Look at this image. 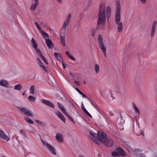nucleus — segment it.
Wrapping results in <instances>:
<instances>
[{
    "label": "nucleus",
    "instance_id": "c9c22d12",
    "mask_svg": "<svg viewBox=\"0 0 157 157\" xmlns=\"http://www.w3.org/2000/svg\"><path fill=\"white\" fill-rule=\"evenodd\" d=\"M81 108L84 113L86 112V111H87L86 110V109L85 108L83 103L82 102V103Z\"/></svg>",
    "mask_w": 157,
    "mask_h": 157
},
{
    "label": "nucleus",
    "instance_id": "bb28decb",
    "mask_svg": "<svg viewBox=\"0 0 157 157\" xmlns=\"http://www.w3.org/2000/svg\"><path fill=\"white\" fill-rule=\"evenodd\" d=\"M65 53L66 55L68 56V57L70 59L74 61L75 60V58L73 56H72L68 51H66L65 52Z\"/></svg>",
    "mask_w": 157,
    "mask_h": 157
},
{
    "label": "nucleus",
    "instance_id": "e433bc0d",
    "mask_svg": "<svg viewBox=\"0 0 157 157\" xmlns=\"http://www.w3.org/2000/svg\"><path fill=\"white\" fill-rule=\"evenodd\" d=\"M36 52L38 53V54L41 57L42 59V58L44 57L42 54L40 50L38 51V52Z\"/></svg>",
    "mask_w": 157,
    "mask_h": 157
},
{
    "label": "nucleus",
    "instance_id": "5701e85b",
    "mask_svg": "<svg viewBox=\"0 0 157 157\" xmlns=\"http://www.w3.org/2000/svg\"><path fill=\"white\" fill-rule=\"evenodd\" d=\"M40 33L43 37L45 39V40L46 39H48L49 36L48 34L42 30Z\"/></svg>",
    "mask_w": 157,
    "mask_h": 157
},
{
    "label": "nucleus",
    "instance_id": "6e6d98bb",
    "mask_svg": "<svg viewBox=\"0 0 157 157\" xmlns=\"http://www.w3.org/2000/svg\"><path fill=\"white\" fill-rule=\"evenodd\" d=\"M87 99L90 101V102L91 103V104H92V105H94L92 103L91 100L90 99H89L88 98H87Z\"/></svg>",
    "mask_w": 157,
    "mask_h": 157
},
{
    "label": "nucleus",
    "instance_id": "423d86ee",
    "mask_svg": "<svg viewBox=\"0 0 157 157\" xmlns=\"http://www.w3.org/2000/svg\"><path fill=\"white\" fill-rule=\"evenodd\" d=\"M71 18V15L69 14L66 20L63 23V26L60 30L61 31L66 32V28L67 25H68L70 22Z\"/></svg>",
    "mask_w": 157,
    "mask_h": 157
},
{
    "label": "nucleus",
    "instance_id": "72a5a7b5",
    "mask_svg": "<svg viewBox=\"0 0 157 157\" xmlns=\"http://www.w3.org/2000/svg\"><path fill=\"white\" fill-rule=\"evenodd\" d=\"M29 100L32 101H34L36 100V98L33 97V96L30 95L28 97Z\"/></svg>",
    "mask_w": 157,
    "mask_h": 157
},
{
    "label": "nucleus",
    "instance_id": "b1692460",
    "mask_svg": "<svg viewBox=\"0 0 157 157\" xmlns=\"http://www.w3.org/2000/svg\"><path fill=\"white\" fill-rule=\"evenodd\" d=\"M22 87V85L20 84H18L17 85H16L14 87V89L15 90H21Z\"/></svg>",
    "mask_w": 157,
    "mask_h": 157
},
{
    "label": "nucleus",
    "instance_id": "4c0bfd02",
    "mask_svg": "<svg viewBox=\"0 0 157 157\" xmlns=\"http://www.w3.org/2000/svg\"><path fill=\"white\" fill-rule=\"evenodd\" d=\"M36 52L38 53V54L41 57L42 59V58L44 57L42 54L40 50L38 51V52Z\"/></svg>",
    "mask_w": 157,
    "mask_h": 157
},
{
    "label": "nucleus",
    "instance_id": "09e8293b",
    "mask_svg": "<svg viewBox=\"0 0 157 157\" xmlns=\"http://www.w3.org/2000/svg\"><path fill=\"white\" fill-rule=\"evenodd\" d=\"M140 134L142 136H144V134L143 131H140Z\"/></svg>",
    "mask_w": 157,
    "mask_h": 157
},
{
    "label": "nucleus",
    "instance_id": "f8f14e48",
    "mask_svg": "<svg viewBox=\"0 0 157 157\" xmlns=\"http://www.w3.org/2000/svg\"><path fill=\"white\" fill-rule=\"evenodd\" d=\"M0 85L2 86L9 88H12L9 85L8 82L6 80L2 79L0 81Z\"/></svg>",
    "mask_w": 157,
    "mask_h": 157
},
{
    "label": "nucleus",
    "instance_id": "a19ab883",
    "mask_svg": "<svg viewBox=\"0 0 157 157\" xmlns=\"http://www.w3.org/2000/svg\"><path fill=\"white\" fill-rule=\"evenodd\" d=\"M42 59L47 64H48V63L47 62V59L44 57Z\"/></svg>",
    "mask_w": 157,
    "mask_h": 157
},
{
    "label": "nucleus",
    "instance_id": "c03bdc74",
    "mask_svg": "<svg viewBox=\"0 0 157 157\" xmlns=\"http://www.w3.org/2000/svg\"><path fill=\"white\" fill-rule=\"evenodd\" d=\"M80 94H81L83 98H85L86 97V96L82 92H81Z\"/></svg>",
    "mask_w": 157,
    "mask_h": 157
},
{
    "label": "nucleus",
    "instance_id": "4468645a",
    "mask_svg": "<svg viewBox=\"0 0 157 157\" xmlns=\"http://www.w3.org/2000/svg\"><path fill=\"white\" fill-rule=\"evenodd\" d=\"M0 139H2L7 141L10 140V138L1 130H0Z\"/></svg>",
    "mask_w": 157,
    "mask_h": 157
},
{
    "label": "nucleus",
    "instance_id": "ddd939ff",
    "mask_svg": "<svg viewBox=\"0 0 157 157\" xmlns=\"http://www.w3.org/2000/svg\"><path fill=\"white\" fill-rule=\"evenodd\" d=\"M55 113L57 117L61 119L63 122L65 123L66 122L65 119L63 115L57 110L56 111Z\"/></svg>",
    "mask_w": 157,
    "mask_h": 157
},
{
    "label": "nucleus",
    "instance_id": "49530a36",
    "mask_svg": "<svg viewBox=\"0 0 157 157\" xmlns=\"http://www.w3.org/2000/svg\"><path fill=\"white\" fill-rule=\"evenodd\" d=\"M74 82L76 84L78 85L79 86L80 85V82H77L76 81H74Z\"/></svg>",
    "mask_w": 157,
    "mask_h": 157
},
{
    "label": "nucleus",
    "instance_id": "3c124183",
    "mask_svg": "<svg viewBox=\"0 0 157 157\" xmlns=\"http://www.w3.org/2000/svg\"><path fill=\"white\" fill-rule=\"evenodd\" d=\"M51 80L52 83L55 82V80L52 77H51Z\"/></svg>",
    "mask_w": 157,
    "mask_h": 157
},
{
    "label": "nucleus",
    "instance_id": "20e7f679",
    "mask_svg": "<svg viewBox=\"0 0 157 157\" xmlns=\"http://www.w3.org/2000/svg\"><path fill=\"white\" fill-rule=\"evenodd\" d=\"M98 40L100 48L101 49L105 56L106 57V49L103 44V39L102 36L100 34H99L98 36Z\"/></svg>",
    "mask_w": 157,
    "mask_h": 157
},
{
    "label": "nucleus",
    "instance_id": "2f4dec72",
    "mask_svg": "<svg viewBox=\"0 0 157 157\" xmlns=\"http://www.w3.org/2000/svg\"><path fill=\"white\" fill-rule=\"evenodd\" d=\"M54 56L57 59H58V60L60 61H61L59 59L61 58V55L60 54L58 53L55 52Z\"/></svg>",
    "mask_w": 157,
    "mask_h": 157
},
{
    "label": "nucleus",
    "instance_id": "58836bf2",
    "mask_svg": "<svg viewBox=\"0 0 157 157\" xmlns=\"http://www.w3.org/2000/svg\"><path fill=\"white\" fill-rule=\"evenodd\" d=\"M96 30L95 29H92V36H95V33H96Z\"/></svg>",
    "mask_w": 157,
    "mask_h": 157
},
{
    "label": "nucleus",
    "instance_id": "a878e982",
    "mask_svg": "<svg viewBox=\"0 0 157 157\" xmlns=\"http://www.w3.org/2000/svg\"><path fill=\"white\" fill-rule=\"evenodd\" d=\"M24 119L28 123L33 124V122L29 118L26 117H25L24 118Z\"/></svg>",
    "mask_w": 157,
    "mask_h": 157
},
{
    "label": "nucleus",
    "instance_id": "9b49d317",
    "mask_svg": "<svg viewBox=\"0 0 157 157\" xmlns=\"http://www.w3.org/2000/svg\"><path fill=\"white\" fill-rule=\"evenodd\" d=\"M31 41L33 48L35 49L36 52L40 50V49L38 48V45L36 42L33 38H32Z\"/></svg>",
    "mask_w": 157,
    "mask_h": 157
},
{
    "label": "nucleus",
    "instance_id": "c756f323",
    "mask_svg": "<svg viewBox=\"0 0 157 157\" xmlns=\"http://www.w3.org/2000/svg\"><path fill=\"white\" fill-rule=\"evenodd\" d=\"M34 89L35 86L34 85H32L31 86L30 88V91L31 94H34Z\"/></svg>",
    "mask_w": 157,
    "mask_h": 157
},
{
    "label": "nucleus",
    "instance_id": "bf43d9fd",
    "mask_svg": "<svg viewBox=\"0 0 157 157\" xmlns=\"http://www.w3.org/2000/svg\"><path fill=\"white\" fill-rule=\"evenodd\" d=\"M25 92H23V93H22V95H24L25 94Z\"/></svg>",
    "mask_w": 157,
    "mask_h": 157
},
{
    "label": "nucleus",
    "instance_id": "8fccbe9b",
    "mask_svg": "<svg viewBox=\"0 0 157 157\" xmlns=\"http://www.w3.org/2000/svg\"><path fill=\"white\" fill-rule=\"evenodd\" d=\"M20 132L24 135H25V132H24V131L22 130H20Z\"/></svg>",
    "mask_w": 157,
    "mask_h": 157
},
{
    "label": "nucleus",
    "instance_id": "7ed1b4c3",
    "mask_svg": "<svg viewBox=\"0 0 157 157\" xmlns=\"http://www.w3.org/2000/svg\"><path fill=\"white\" fill-rule=\"evenodd\" d=\"M97 135L98 142L100 141L107 147H110L113 145V140L110 137H107L105 133L99 131Z\"/></svg>",
    "mask_w": 157,
    "mask_h": 157
},
{
    "label": "nucleus",
    "instance_id": "393cba45",
    "mask_svg": "<svg viewBox=\"0 0 157 157\" xmlns=\"http://www.w3.org/2000/svg\"><path fill=\"white\" fill-rule=\"evenodd\" d=\"M94 67L96 73L97 74H98L99 72V65L98 64L96 63L95 64Z\"/></svg>",
    "mask_w": 157,
    "mask_h": 157
},
{
    "label": "nucleus",
    "instance_id": "37998d69",
    "mask_svg": "<svg viewBox=\"0 0 157 157\" xmlns=\"http://www.w3.org/2000/svg\"><path fill=\"white\" fill-rule=\"evenodd\" d=\"M61 62L62 63L63 67L64 68H65L66 67L65 64L62 61H61Z\"/></svg>",
    "mask_w": 157,
    "mask_h": 157
},
{
    "label": "nucleus",
    "instance_id": "69168bd1",
    "mask_svg": "<svg viewBox=\"0 0 157 157\" xmlns=\"http://www.w3.org/2000/svg\"><path fill=\"white\" fill-rule=\"evenodd\" d=\"M156 157H157V156Z\"/></svg>",
    "mask_w": 157,
    "mask_h": 157
},
{
    "label": "nucleus",
    "instance_id": "0e129e2a",
    "mask_svg": "<svg viewBox=\"0 0 157 157\" xmlns=\"http://www.w3.org/2000/svg\"><path fill=\"white\" fill-rule=\"evenodd\" d=\"M137 150V149H136V150H135V151H136V150Z\"/></svg>",
    "mask_w": 157,
    "mask_h": 157
},
{
    "label": "nucleus",
    "instance_id": "2eb2a0df",
    "mask_svg": "<svg viewBox=\"0 0 157 157\" xmlns=\"http://www.w3.org/2000/svg\"><path fill=\"white\" fill-rule=\"evenodd\" d=\"M41 101L43 103L46 104L50 107L54 108V106L53 103L49 101L44 99H42L41 100Z\"/></svg>",
    "mask_w": 157,
    "mask_h": 157
},
{
    "label": "nucleus",
    "instance_id": "864d4df0",
    "mask_svg": "<svg viewBox=\"0 0 157 157\" xmlns=\"http://www.w3.org/2000/svg\"><path fill=\"white\" fill-rule=\"evenodd\" d=\"M107 139H108V137L107 138V139H106L105 140V142H107L106 143H107V144H110V142H109V141H107Z\"/></svg>",
    "mask_w": 157,
    "mask_h": 157
},
{
    "label": "nucleus",
    "instance_id": "5fc2aeb1",
    "mask_svg": "<svg viewBox=\"0 0 157 157\" xmlns=\"http://www.w3.org/2000/svg\"><path fill=\"white\" fill-rule=\"evenodd\" d=\"M139 157H145V155L144 154H141L140 155Z\"/></svg>",
    "mask_w": 157,
    "mask_h": 157
},
{
    "label": "nucleus",
    "instance_id": "ea45409f",
    "mask_svg": "<svg viewBox=\"0 0 157 157\" xmlns=\"http://www.w3.org/2000/svg\"><path fill=\"white\" fill-rule=\"evenodd\" d=\"M85 114L87 115H88V116H89V117H90V118H92V116L90 114V113L87 111H86V112H85Z\"/></svg>",
    "mask_w": 157,
    "mask_h": 157
},
{
    "label": "nucleus",
    "instance_id": "cd10ccee",
    "mask_svg": "<svg viewBox=\"0 0 157 157\" xmlns=\"http://www.w3.org/2000/svg\"><path fill=\"white\" fill-rule=\"evenodd\" d=\"M64 114L73 123H75V121L73 118L69 115L66 112Z\"/></svg>",
    "mask_w": 157,
    "mask_h": 157
},
{
    "label": "nucleus",
    "instance_id": "4d7b16f0",
    "mask_svg": "<svg viewBox=\"0 0 157 157\" xmlns=\"http://www.w3.org/2000/svg\"><path fill=\"white\" fill-rule=\"evenodd\" d=\"M59 3H61L62 2V0H57Z\"/></svg>",
    "mask_w": 157,
    "mask_h": 157
},
{
    "label": "nucleus",
    "instance_id": "de8ad7c7",
    "mask_svg": "<svg viewBox=\"0 0 157 157\" xmlns=\"http://www.w3.org/2000/svg\"><path fill=\"white\" fill-rule=\"evenodd\" d=\"M75 89L79 94L81 92L77 87H76Z\"/></svg>",
    "mask_w": 157,
    "mask_h": 157
},
{
    "label": "nucleus",
    "instance_id": "39448f33",
    "mask_svg": "<svg viewBox=\"0 0 157 157\" xmlns=\"http://www.w3.org/2000/svg\"><path fill=\"white\" fill-rule=\"evenodd\" d=\"M41 141L44 145L51 152L53 155H56V153L55 150L53 147L48 143L45 142L43 140L40 138Z\"/></svg>",
    "mask_w": 157,
    "mask_h": 157
},
{
    "label": "nucleus",
    "instance_id": "a18cd8bd",
    "mask_svg": "<svg viewBox=\"0 0 157 157\" xmlns=\"http://www.w3.org/2000/svg\"><path fill=\"white\" fill-rule=\"evenodd\" d=\"M36 60H37V63L38 64H39L41 62V61L38 58H37L36 59Z\"/></svg>",
    "mask_w": 157,
    "mask_h": 157
},
{
    "label": "nucleus",
    "instance_id": "a211bd4d",
    "mask_svg": "<svg viewBox=\"0 0 157 157\" xmlns=\"http://www.w3.org/2000/svg\"><path fill=\"white\" fill-rule=\"evenodd\" d=\"M62 135L60 133H57L56 136V137L57 140L60 143L62 142Z\"/></svg>",
    "mask_w": 157,
    "mask_h": 157
},
{
    "label": "nucleus",
    "instance_id": "f03ea898",
    "mask_svg": "<svg viewBox=\"0 0 157 157\" xmlns=\"http://www.w3.org/2000/svg\"><path fill=\"white\" fill-rule=\"evenodd\" d=\"M116 10L115 16V22L117 26V30L119 32H121L123 29L122 23L120 21L121 6L120 0H116Z\"/></svg>",
    "mask_w": 157,
    "mask_h": 157
},
{
    "label": "nucleus",
    "instance_id": "7c9ffc66",
    "mask_svg": "<svg viewBox=\"0 0 157 157\" xmlns=\"http://www.w3.org/2000/svg\"><path fill=\"white\" fill-rule=\"evenodd\" d=\"M111 154L113 157H119L120 156L119 153H118L116 151L112 152Z\"/></svg>",
    "mask_w": 157,
    "mask_h": 157
},
{
    "label": "nucleus",
    "instance_id": "0eeeda50",
    "mask_svg": "<svg viewBox=\"0 0 157 157\" xmlns=\"http://www.w3.org/2000/svg\"><path fill=\"white\" fill-rule=\"evenodd\" d=\"M18 109L24 115L31 117H33V114L28 109L23 107H19Z\"/></svg>",
    "mask_w": 157,
    "mask_h": 157
},
{
    "label": "nucleus",
    "instance_id": "6e6552de",
    "mask_svg": "<svg viewBox=\"0 0 157 157\" xmlns=\"http://www.w3.org/2000/svg\"><path fill=\"white\" fill-rule=\"evenodd\" d=\"M90 137L93 141L95 144H98V140L97 137V135L95 133L91 131H90Z\"/></svg>",
    "mask_w": 157,
    "mask_h": 157
},
{
    "label": "nucleus",
    "instance_id": "f704fd0d",
    "mask_svg": "<svg viewBox=\"0 0 157 157\" xmlns=\"http://www.w3.org/2000/svg\"><path fill=\"white\" fill-rule=\"evenodd\" d=\"M118 91L119 93H122L123 94H124L126 93L125 89L124 87L123 88L122 90L119 89Z\"/></svg>",
    "mask_w": 157,
    "mask_h": 157
},
{
    "label": "nucleus",
    "instance_id": "9d476101",
    "mask_svg": "<svg viewBox=\"0 0 157 157\" xmlns=\"http://www.w3.org/2000/svg\"><path fill=\"white\" fill-rule=\"evenodd\" d=\"M60 40L62 44L64 46H65V32H63L60 31Z\"/></svg>",
    "mask_w": 157,
    "mask_h": 157
},
{
    "label": "nucleus",
    "instance_id": "13d9d810",
    "mask_svg": "<svg viewBox=\"0 0 157 157\" xmlns=\"http://www.w3.org/2000/svg\"><path fill=\"white\" fill-rule=\"evenodd\" d=\"M71 104L73 106H75L74 104L72 102H71Z\"/></svg>",
    "mask_w": 157,
    "mask_h": 157
},
{
    "label": "nucleus",
    "instance_id": "473e14b6",
    "mask_svg": "<svg viewBox=\"0 0 157 157\" xmlns=\"http://www.w3.org/2000/svg\"><path fill=\"white\" fill-rule=\"evenodd\" d=\"M35 121L39 125L43 126L44 125V124L43 122L37 120H35Z\"/></svg>",
    "mask_w": 157,
    "mask_h": 157
},
{
    "label": "nucleus",
    "instance_id": "e2e57ef3",
    "mask_svg": "<svg viewBox=\"0 0 157 157\" xmlns=\"http://www.w3.org/2000/svg\"><path fill=\"white\" fill-rule=\"evenodd\" d=\"M2 157H6V156H2Z\"/></svg>",
    "mask_w": 157,
    "mask_h": 157
},
{
    "label": "nucleus",
    "instance_id": "f3484780",
    "mask_svg": "<svg viewBox=\"0 0 157 157\" xmlns=\"http://www.w3.org/2000/svg\"><path fill=\"white\" fill-rule=\"evenodd\" d=\"M45 42L48 47L49 48H52L53 46V44L51 40L49 39H46L45 40Z\"/></svg>",
    "mask_w": 157,
    "mask_h": 157
},
{
    "label": "nucleus",
    "instance_id": "603ef678",
    "mask_svg": "<svg viewBox=\"0 0 157 157\" xmlns=\"http://www.w3.org/2000/svg\"><path fill=\"white\" fill-rule=\"evenodd\" d=\"M41 25H42L43 26H44V27H46V25L44 24L43 23H41Z\"/></svg>",
    "mask_w": 157,
    "mask_h": 157
},
{
    "label": "nucleus",
    "instance_id": "6ab92c4d",
    "mask_svg": "<svg viewBox=\"0 0 157 157\" xmlns=\"http://www.w3.org/2000/svg\"><path fill=\"white\" fill-rule=\"evenodd\" d=\"M39 2H35L34 4H32L30 8V9L32 11H34L36 9L37 6L39 4Z\"/></svg>",
    "mask_w": 157,
    "mask_h": 157
},
{
    "label": "nucleus",
    "instance_id": "aec40b11",
    "mask_svg": "<svg viewBox=\"0 0 157 157\" xmlns=\"http://www.w3.org/2000/svg\"><path fill=\"white\" fill-rule=\"evenodd\" d=\"M38 64L47 73L48 72V69L47 67L44 66V64L42 62H41Z\"/></svg>",
    "mask_w": 157,
    "mask_h": 157
},
{
    "label": "nucleus",
    "instance_id": "c85d7f7f",
    "mask_svg": "<svg viewBox=\"0 0 157 157\" xmlns=\"http://www.w3.org/2000/svg\"><path fill=\"white\" fill-rule=\"evenodd\" d=\"M34 24L40 32L42 30L41 27H40L39 24L37 22H35Z\"/></svg>",
    "mask_w": 157,
    "mask_h": 157
},
{
    "label": "nucleus",
    "instance_id": "f257e3e1",
    "mask_svg": "<svg viewBox=\"0 0 157 157\" xmlns=\"http://www.w3.org/2000/svg\"><path fill=\"white\" fill-rule=\"evenodd\" d=\"M111 8L109 6L106 7L105 3L101 2L99 7L97 29H104L106 18L109 22V19L111 16Z\"/></svg>",
    "mask_w": 157,
    "mask_h": 157
},
{
    "label": "nucleus",
    "instance_id": "052dcab7",
    "mask_svg": "<svg viewBox=\"0 0 157 157\" xmlns=\"http://www.w3.org/2000/svg\"><path fill=\"white\" fill-rule=\"evenodd\" d=\"M83 83H84V84H85H85H86V82H85V81H84L83 82Z\"/></svg>",
    "mask_w": 157,
    "mask_h": 157
},
{
    "label": "nucleus",
    "instance_id": "412c9836",
    "mask_svg": "<svg viewBox=\"0 0 157 157\" xmlns=\"http://www.w3.org/2000/svg\"><path fill=\"white\" fill-rule=\"evenodd\" d=\"M57 104L58 106L60 109L62 111L63 114L65 113L66 112V111L63 105L59 102H58Z\"/></svg>",
    "mask_w": 157,
    "mask_h": 157
},
{
    "label": "nucleus",
    "instance_id": "dca6fc26",
    "mask_svg": "<svg viewBox=\"0 0 157 157\" xmlns=\"http://www.w3.org/2000/svg\"><path fill=\"white\" fill-rule=\"evenodd\" d=\"M116 151L119 153L120 155L125 156L126 155L124 151L121 148L118 147L116 149Z\"/></svg>",
    "mask_w": 157,
    "mask_h": 157
},
{
    "label": "nucleus",
    "instance_id": "4be33fe9",
    "mask_svg": "<svg viewBox=\"0 0 157 157\" xmlns=\"http://www.w3.org/2000/svg\"><path fill=\"white\" fill-rule=\"evenodd\" d=\"M132 105H133V108L134 109L136 113H137V114L139 115L140 114V111L139 109H138L135 104L134 103H132Z\"/></svg>",
    "mask_w": 157,
    "mask_h": 157
},
{
    "label": "nucleus",
    "instance_id": "680f3d73",
    "mask_svg": "<svg viewBox=\"0 0 157 157\" xmlns=\"http://www.w3.org/2000/svg\"><path fill=\"white\" fill-rule=\"evenodd\" d=\"M79 157H83L82 155H79Z\"/></svg>",
    "mask_w": 157,
    "mask_h": 157
},
{
    "label": "nucleus",
    "instance_id": "79ce46f5",
    "mask_svg": "<svg viewBox=\"0 0 157 157\" xmlns=\"http://www.w3.org/2000/svg\"><path fill=\"white\" fill-rule=\"evenodd\" d=\"M142 4H144L146 3V0H140Z\"/></svg>",
    "mask_w": 157,
    "mask_h": 157
},
{
    "label": "nucleus",
    "instance_id": "1a4fd4ad",
    "mask_svg": "<svg viewBox=\"0 0 157 157\" xmlns=\"http://www.w3.org/2000/svg\"><path fill=\"white\" fill-rule=\"evenodd\" d=\"M157 23V21H154L152 22L151 33V37H153L155 35Z\"/></svg>",
    "mask_w": 157,
    "mask_h": 157
}]
</instances>
